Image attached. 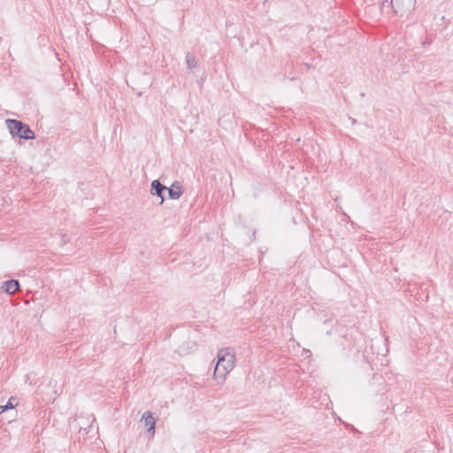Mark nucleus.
<instances>
[{
  "mask_svg": "<svg viewBox=\"0 0 453 453\" xmlns=\"http://www.w3.org/2000/svg\"><path fill=\"white\" fill-rule=\"evenodd\" d=\"M218 361L214 369V378L223 382L226 375L234 369L235 353L231 348L221 349L218 352Z\"/></svg>",
  "mask_w": 453,
  "mask_h": 453,
  "instance_id": "1",
  "label": "nucleus"
},
{
  "mask_svg": "<svg viewBox=\"0 0 453 453\" xmlns=\"http://www.w3.org/2000/svg\"><path fill=\"white\" fill-rule=\"evenodd\" d=\"M5 123L12 135L25 140L35 139L34 132L27 124L16 119H7Z\"/></svg>",
  "mask_w": 453,
  "mask_h": 453,
  "instance_id": "2",
  "label": "nucleus"
},
{
  "mask_svg": "<svg viewBox=\"0 0 453 453\" xmlns=\"http://www.w3.org/2000/svg\"><path fill=\"white\" fill-rule=\"evenodd\" d=\"M390 4L395 15L404 17L414 11L416 0H391Z\"/></svg>",
  "mask_w": 453,
  "mask_h": 453,
  "instance_id": "3",
  "label": "nucleus"
},
{
  "mask_svg": "<svg viewBox=\"0 0 453 453\" xmlns=\"http://www.w3.org/2000/svg\"><path fill=\"white\" fill-rule=\"evenodd\" d=\"M142 420H144L145 426L148 427L147 431L148 433L151 434V436L155 434V424L156 420L153 418L151 412L145 411L142 418Z\"/></svg>",
  "mask_w": 453,
  "mask_h": 453,
  "instance_id": "4",
  "label": "nucleus"
},
{
  "mask_svg": "<svg viewBox=\"0 0 453 453\" xmlns=\"http://www.w3.org/2000/svg\"><path fill=\"white\" fill-rule=\"evenodd\" d=\"M167 188L160 183L158 180H155L151 183V194L157 195V196L161 197L160 203H163L165 201V198L163 196V192L166 190Z\"/></svg>",
  "mask_w": 453,
  "mask_h": 453,
  "instance_id": "5",
  "label": "nucleus"
},
{
  "mask_svg": "<svg viewBox=\"0 0 453 453\" xmlns=\"http://www.w3.org/2000/svg\"><path fill=\"white\" fill-rule=\"evenodd\" d=\"M2 288L7 294H14L19 288V283L16 280H9L4 282Z\"/></svg>",
  "mask_w": 453,
  "mask_h": 453,
  "instance_id": "6",
  "label": "nucleus"
},
{
  "mask_svg": "<svg viewBox=\"0 0 453 453\" xmlns=\"http://www.w3.org/2000/svg\"><path fill=\"white\" fill-rule=\"evenodd\" d=\"M168 193H169V197L171 199H174V200L179 199L183 193L181 185L179 182L175 181L171 186V188H168Z\"/></svg>",
  "mask_w": 453,
  "mask_h": 453,
  "instance_id": "7",
  "label": "nucleus"
},
{
  "mask_svg": "<svg viewBox=\"0 0 453 453\" xmlns=\"http://www.w3.org/2000/svg\"><path fill=\"white\" fill-rule=\"evenodd\" d=\"M186 63L189 69L196 68L197 66V62L196 57L191 53H187L186 55Z\"/></svg>",
  "mask_w": 453,
  "mask_h": 453,
  "instance_id": "8",
  "label": "nucleus"
},
{
  "mask_svg": "<svg viewBox=\"0 0 453 453\" xmlns=\"http://www.w3.org/2000/svg\"><path fill=\"white\" fill-rule=\"evenodd\" d=\"M13 397H11L6 405L0 406V414L4 413L8 409H12L14 404L12 403Z\"/></svg>",
  "mask_w": 453,
  "mask_h": 453,
  "instance_id": "9",
  "label": "nucleus"
},
{
  "mask_svg": "<svg viewBox=\"0 0 453 453\" xmlns=\"http://www.w3.org/2000/svg\"><path fill=\"white\" fill-rule=\"evenodd\" d=\"M69 242V239H67L66 235H65V234H64V235L62 236V242H63V243H66V242Z\"/></svg>",
  "mask_w": 453,
  "mask_h": 453,
  "instance_id": "10",
  "label": "nucleus"
},
{
  "mask_svg": "<svg viewBox=\"0 0 453 453\" xmlns=\"http://www.w3.org/2000/svg\"><path fill=\"white\" fill-rule=\"evenodd\" d=\"M387 3V0L383 1L382 4H381V8H384L385 6V4Z\"/></svg>",
  "mask_w": 453,
  "mask_h": 453,
  "instance_id": "11",
  "label": "nucleus"
},
{
  "mask_svg": "<svg viewBox=\"0 0 453 453\" xmlns=\"http://www.w3.org/2000/svg\"><path fill=\"white\" fill-rule=\"evenodd\" d=\"M351 122H352V124H355L356 123V119H351Z\"/></svg>",
  "mask_w": 453,
  "mask_h": 453,
  "instance_id": "12",
  "label": "nucleus"
}]
</instances>
